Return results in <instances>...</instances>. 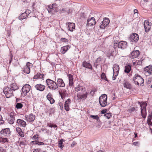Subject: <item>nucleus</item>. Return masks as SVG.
<instances>
[{
	"mask_svg": "<svg viewBox=\"0 0 152 152\" xmlns=\"http://www.w3.org/2000/svg\"><path fill=\"white\" fill-rule=\"evenodd\" d=\"M33 64L29 62H28L26 64V65L23 68V72L27 74H29L30 72V68L32 67Z\"/></svg>",
	"mask_w": 152,
	"mask_h": 152,
	"instance_id": "nucleus-8",
	"label": "nucleus"
},
{
	"mask_svg": "<svg viewBox=\"0 0 152 152\" xmlns=\"http://www.w3.org/2000/svg\"><path fill=\"white\" fill-rule=\"evenodd\" d=\"M4 122V121L2 120V116L0 115V125L3 124Z\"/></svg>",
	"mask_w": 152,
	"mask_h": 152,
	"instance_id": "nucleus-52",
	"label": "nucleus"
},
{
	"mask_svg": "<svg viewBox=\"0 0 152 152\" xmlns=\"http://www.w3.org/2000/svg\"><path fill=\"white\" fill-rule=\"evenodd\" d=\"M10 88L13 91L18 90V87L15 83H12L10 85Z\"/></svg>",
	"mask_w": 152,
	"mask_h": 152,
	"instance_id": "nucleus-28",
	"label": "nucleus"
},
{
	"mask_svg": "<svg viewBox=\"0 0 152 152\" xmlns=\"http://www.w3.org/2000/svg\"><path fill=\"white\" fill-rule=\"evenodd\" d=\"M104 116L107 118V119H109L112 117V115L110 113H107L105 114L104 115Z\"/></svg>",
	"mask_w": 152,
	"mask_h": 152,
	"instance_id": "nucleus-43",
	"label": "nucleus"
},
{
	"mask_svg": "<svg viewBox=\"0 0 152 152\" xmlns=\"http://www.w3.org/2000/svg\"><path fill=\"white\" fill-rule=\"evenodd\" d=\"M138 104L140 105L141 110V115L143 118H146L147 113L146 107L147 103L146 102H142V104L140 102H138Z\"/></svg>",
	"mask_w": 152,
	"mask_h": 152,
	"instance_id": "nucleus-2",
	"label": "nucleus"
},
{
	"mask_svg": "<svg viewBox=\"0 0 152 152\" xmlns=\"http://www.w3.org/2000/svg\"><path fill=\"white\" fill-rule=\"evenodd\" d=\"M140 54V52L138 50L133 51L130 56L132 58H134L137 57Z\"/></svg>",
	"mask_w": 152,
	"mask_h": 152,
	"instance_id": "nucleus-20",
	"label": "nucleus"
},
{
	"mask_svg": "<svg viewBox=\"0 0 152 152\" xmlns=\"http://www.w3.org/2000/svg\"><path fill=\"white\" fill-rule=\"evenodd\" d=\"M123 85L124 87L126 88V89H130L131 88L132 86L131 84L130 83L128 80H124Z\"/></svg>",
	"mask_w": 152,
	"mask_h": 152,
	"instance_id": "nucleus-17",
	"label": "nucleus"
},
{
	"mask_svg": "<svg viewBox=\"0 0 152 152\" xmlns=\"http://www.w3.org/2000/svg\"><path fill=\"white\" fill-rule=\"evenodd\" d=\"M96 92V90L94 89H92L91 92H90V93L91 94H94L95 93V92Z\"/></svg>",
	"mask_w": 152,
	"mask_h": 152,
	"instance_id": "nucleus-59",
	"label": "nucleus"
},
{
	"mask_svg": "<svg viewBox=\"0 0 152 152\" xmlns=\"http://www.w3.org/2000/svg\"><path fill=\"white\" fill-rule=\"evenodd\" d=\"M56 84L57 85V86H59L60 87H63L65 86L63 80L61 78L58 79Z\"/></svg>",
	"mask_w": 152,
	"mask_h": 152,
	"instance_id": "nucleus-21",
	"label": "nucleus"
},
{
	"mask_svg": "<svg viewBox=\"0 0 152 152\" xmlns=\"http://www.w3.org/2000/svg\"><path fill=\"white\" fill-rule=\"evenodd\" d=\"M25 119L28 121L30 122L33 121L35 118V116L32 114L25 115Z\"/></svg>",
	"mask_w": 152,
	"mask_h": 152,
	"instance_id": "nucleus-13",
	"label": "nucleus"
},
{
	"mask_svg": "<svg viewBox=\"0 0 152 152\" xmlns=\"http://www.w3.org/2000/svg\"><path fill=\"white\" fill-rule=\"evenodd\" d=\"M133 80L136 85L141 86L144 82L143 78L138 74H135L133 78Z\"/></svg>",
	"mask_w": 152,
	"mask_h": 152,
	"instance_id": "nucleus-3",
	"label": "nucleus"
},
{
	"mask_svg": "<svg viewBox=\"0 0 152 152\" xmlns=\"http://www.w3.org/2000/svg\"><path fill=\"white\" fill-rule=\"evenodd\" d=\"M129 40L131 42H137L139 40L138 35L136 33L132 34L130 36Z\"/></svg>",
	"mask_w": 152,
	"mask_h": 152,
	"instance_id": "nucleus-9",
	"label": "nucleus"
},
{
	"mask_svg": "<svg viewBox=\"0 0 152 152\" xmlns=\"http://www.w3.org/2000/svg\"><path fill=\"white\" fill-rule=\"evenodd\" d=\"M0 152H4L3 148L0 147Z\"/></svg>",
	"mask_w": 152,
	"mask_h": 152,
	"instance_id": "nucleus-63",
	"label": "nucleus"
},
{
	"mask_svg": "<svg viewBox=\"0 0 152 152\" xmlns=\"http://www.w3.org/2000/svg\"><path fill=\"white\" fill-rule=\"evenodd\" d=\"M113 73L115 75H118L119 70V67L117 64H114L113 66Z\"/></svg>",
	"mask_w": 152,
	"mask_h": 152,
	"instance_id": "nucleus-18",
	"label": "nucleus"
},
{
	"mask_svg": "<svg viewBox=\"0 0 152 152\" xmlns=\"http://www.w3.org/2000/svg\"><path fill=\"white\" fill-rule=\"evenodd\" d=\"M142 62V60L140 59V60L136 61V63L137 65H141Z\"/></svg>",
	"mask_w": 152,
	"mask_h": 152,
	"instance_id": "nucleus-47",
	"label": "nucleus"
},
{
	"mask_svg": "<svg viewBox=\"0 0 152 152\" xmlns=\"http://www.w3.org/2000/svg\"><path fill=\"white\" fill-rule=\"evenodd\" d=\"M39 135L38 134H36L34 135L33 137V138L34 140L38 138Z\"/></svg>",
	"mask_w": 152,
	"mask_h": 152,
	"instance_id": "nucleus-56",
	"label": "nucleus"
},
{
	"mask_svg": "<svg viewBox=\"0 0 152 152\" xmlns=\"http://www.w3.org/2000/svg\"><path fill=\"white\" fill-rule=\"evenodd\" d=\"M66 25L68 26V30L71 31H72L75 28V24L73 23H67Z\"/></svg>",
	"mask_w": 152,
	"mask_h": 152,
	"instance_id": "nucleus-15",
	"label": "nucleus"
},
{
	"mask_svg": "<svg viewBox=\"0 0 152 152\" xmlns=\"http://www.w3.org/2000/svg\"><path fill=\"white\" fill-rule=\"evenodd\" d=\"M23 104L21 103H17L16 105V107L17 109H20L23 107Z\"/></svg>",
	"mask_w": 152,
	"mask_h": 152,
	"instance_id": "nucleus-41",
	"label": "nucleus"
},
{
	"mask_svg": "<svg viewBox=\"0 0 152 152\" xmlns=\"http://www.w3.org/2000/svg\"><path fill=\"white\" fill-rule=\"evenodd\" d=\"M41 151L39 149H36L34 150L33 152H41Z\"/></svg>",
	"mask_w": 152,
	"mask_h": 152,
	"instance_id": "nucleus-55",
	"label": "nucleus"
},
{
	"mask_svg": "<svg viewBox=\"0 0 152 152\" xmlns=\"http://www.w3.org/2000/svg\"><path fill=\"white\" fill-rule=\"evenodd\" d=\"M90 117L91 118L96 120V121L98 122H100V121L99 117L97 115H91Z\"/></svg>",
	"mask_w": 152,
	"mask_h": 152,
	"instance_id": "nucleus-35",
	"label": "nucleus"
},
{
	"mask_svg": "<svg viewBox=\"0 0 152 152\" xmlns=\"http://www.w3.org/2000/svg\"><path fill=\"white\" fill-rule=\"evenodd\" d=\"M16 131L18 133H23L20 128L17 127L16 128Z\"/></svg>",
	"mask_w": 152,
	"mask_h": 152,
	"instance_id": "nucleus-44",
	"label": "nucleus"
},
{
	"mask_svg": "<svg viewBox=\"0 0 152 152\" xmlns=\"http://www.w3.org/2000/svg\"><path fill=\"white\" fill-rule=\"evenodd\" d=\"M64 108L66 111H69V105L64 104Z\"/></svg>",
	"mask_w": 152,
	"mask_h": 152,
	"instance_id": "nucleus-46",
	"label": "nucleus"
},
{
	"mask_svg": "<svg viewBox=\"0 0 152 152\" xmlns=\"http://www.w3.org/2000/svg\"><path fill=\"white\" fill-rule=\"evenodd\" d=\"M8 122L10 124H13L15 121V115L14 113L11 112L7 119Z\"/></svg>",
	"mask_w": 152,
	"mask_h": 152,
	"instance_id": "nucleus-10",
	"label": "nucleus"
},
{
	"mask_svg": "<svg viewBox=\"0 0 152 152\" xmlns=\"http://www.w3.org/2000/svg\"><path fill=\"white\" fill-rule=\"evenodd\" d=\"M137 107H132L131 108L128 110V111L129 113H131L135 111H137Z\"/></svg>",
	"mask_w": 152,
	"mask_h": 152,
	"instance_id": "nucleus-37",
	"label": "nucleus"
},
{
	"mask_svg": "<svg viewBox=\"0 0 152 152\" xmlns=\"http://www.w3.org/2000/svg\"><path fill=\"white\" fill-rule=\"evenodd\" d=\"M107 96L105 94H104L100 96L99 98V102L102 107H104L107 105Z\"/></svg>",
	"mask_w": 152,
	"mask_h": 152,
	"instance_id": "nucleus-4",
	"label": "nucleus"
},
{
	"mask_svg": "<svg viewBox=\"0 0 152 152\" xmlns=\"http://www.w3.org/2000/svg\"><path fill=\"white\" fill-rule=\"evenodd\" d=\"M51 94L49 93L47 96V99L49 101L51 104H53L54 103L55 100L51 96Z\"/></svg>",
	"mask_w": 152,
	"mask_h": 152,
	"instance_id": "nucleus-25",
	"label": "nucleus"
},
{
	"mask_svg": "<svg viewBox=\"0 0 152 152\" xmlns=\"http://www.w3.org/2000/svg\"><path fill=\"white\" fill-rule=\"evenodd\" d=\"M49 127L51 128H56L57 127V126L55 124H50L49 125Z\"/></svg>",
	"mask_w": 152,
	"mask_h": 152,
	"instance_id": "nucleus-49",
	"label": "nucleus"
},
{
	"mask_svg": "<svg viewBox=\"0 0 152 152\" xmlns=\"http://www.w3.org/2000/svg\"><path fill=\"white\" fill-rule=\"evenodd\" d=\"M44 75L39 73L35 75L34 77V79H42L43 78Z\"/></svg>",
	"mask_w": 152,
	"mask_h": 152,
	"instance_id": "nucleus-31",
	"label": "nucleus"
},
{
	"mask_svg": "<svg viewBox=\"0 0 152 152\" xmlns=\"http://www.w3.org/2000/svg\"><path fill=\"white\" fill-rule=\"evenodd\" d=\"M117 75H115V74H113V80H115L116 78V77Z\"/></svg>",
	"mask_w": 152,
	"mask_h": 152,
	"instance_id": "nucleus-61",
	"label": "nucleus"
},
{
	"mask_svg": "<svg viewBox=\"0 0 152 152\" xmlns=\"http://www.w3.org/2000/svg\"><path fill=\"white\" fill-rule=\"evenodd\" d=\"M35 88L38 91H42L45 90V86L42 84H38L35 86Z\"/></svg>",
	"mask_w": 152,
	"mask_h": 152,
	"instance_id": "nucleus-16",
	"label": "nucleus"
},
{
	"mask_svg": "<svg viewBox=\"0 0 152 152\" xmlns=\"http://www.w3.org/2000/svg\"><path fill=\"white\" fill-rule=\"evenodd\" d=\"M63 141H64V140L63 139H61L58 142V147L61 149H62L64 147V145H62Z\"/></svg>",
	"mask_w": 152,
	"mask_h": 152,
	"instance_id": "nucleus-34",
	"label": "nucleus"
},
{
	"mask_svg": "<svg viewBox=\"0 0 152 152\" xmlns=\"http://www.w3.org/2000/svg\"><path fill=\"white\" fill-rule=\"evenodd\" d=\"M110 21V20L108 18H104L103 20L102 21V22L103 23H104L106 26H107V25L109 24Z\"/></svg>",
	"mask_w": 152,
	"mask_h": 152,
	"instance_id": "nucleus-33",
	"label": "nucleus"
},
{
	"mask_svg": "<svg viewBox=\"0 0 152 152\" xmlns=\"http://www.w3.org/2000/svg\"><path fill=\"white\" fill-rule=\"evenodd\" d=\"M31 86L29 84L24 85L22 88L21 93L22 96H25L28 93L31 89Z\"/></svg>",
	"mask_w": 152,
	"mask_h": 152,
	"instance_id": "nucleus-5",
	"label": "nucleus"
},
{
	"mask_svg": "<svg viewBox=\"0 0 152 152\" xmlns=\"http://www.w3.org/2000/svg\"><path fill=\"white\" fill-rule=\"evenodd\" d=\"M27 17L26 13L24 12L21 14L20 16L19 17V19L21 20L26 18Z\"/></svg>",
	"mask_w": 152,
	"mask_h": 152,
	"instance_id": "nucleus-32",
	"label": "nucleus"
},
{
	"mask_svg": "<svg viewBox=\"0 0 152 152\" xmlns=\"http://www.w3.org/2000/svg\"><path fill=\"white\" fill-rule=\"evenodd\" d=\"M59 105L60 107V109L61 110H62L63 109V104L61 102H60L59 103Z\"/></svg>",
	"mask_w": 152,
	"mask_h": 152,
	"instance_id": "nucleus-51",
	"label": "nucleus"
},
{
	"mask_svg": "<svg viewBox=\"0 0 152 152\" xmlns=\"http://www.w3.org/2000/svg\"><path fill=\"white\" fill-rule=\"evenodd\" d=\"M131 65L129 64H127L125 67L124 72L126 73H129L131 70Z\"/></svg>",
	"mask_w": 152,
	"mask_h": 152,
	"instance_id": "nucleus-29",
	"label": "nucleus"
},
{
	"mask_svg": "<svg viewBox=\"0 0 152 152\" xmlns=\"http://www.w3.org/2000/svg\"><path fill=\"white\" fill-rule=\"evenodd\" d=\"M151 23L148 20H146L144 21V26L145 32H147L149 31L151 28Z\"/></svg>",
	"mask_w": 152,
	"mask_h": 152,
	"instance_id": "nucleus-11",
	"label": "nucleus"
},
{
	"mask_svg": "<svg viewBox=\"0 0 152 152\" xmlns=\"http://www.w3.org/2000/svg\"><path fill=\"white\" fill-rule=\"evenodd\" d=\"M32 142L34 144H38V141H32Z\"/></svg>",
	"mask_w": 152,
	"mask_h": 152,
	"instance_id": "nucleus-58",
	"label": "nucleus"
},
{
	"mask_svg": "<svg viewBox=\"0 0 152 152\" xmlns=\"http://www.w3.org/2000/svg\"><path fill=\"white\" fill-rule=\"evenodd\" d=\"M70 101H71L70 99H68L67 100H66L65 102V104L69 105V104H70Z\"/></svg>",
	"mask_w": 152,
	"mask_h": 152,
	"instance_id": "nucleus-50",
	"label": "nucleus"
},
{
	"mask_svg": "<svg viewBox=\"0 0 152 152\" xmlns=\"http://www.w3.org/2000/svg\"><path fill=\"white\" fill-rule=\"evenodd\" d=\"M101 78L102 80H104L105 81L108 82V80L107 79L105 74L104 73H102L101 75Z\"/></svg>",
	"mask_w": 152,
	"mask_h": 152,
	"instance_id": "nucleus-38",
	"label": "nucleus"
},
{
	"mask_svg": "<svg viewBox=\"0 0 152 152\" xmlns=\"http://www.w3.org/2000/svg\"><path fill=\"white\" fill-rule=\"evenodd\" d=\"M61 12H66L67 14H69L70 13H71L72 12V10L69 9L68 10V11H66V9L64 8L61 11Z\"/></svg>",
	"mask_w": 152,
	"mask_h": 152,
	"instance_id": "nucleus-42",
	"label": "nucleus"
},
{
	"mask_svg": "<svg viewBox=\"0 0 152 152\" xmlns=\"http://www.w3.org/2000/svg\"><path fill=\"white\" fill-rule=\"evenodd\" d=\"M46 82L48 88L50 90H55L58 87L56 83L50 79H47Z\"/></svg>",
	"mask_w": 152,
	"mask_h": 152,
	"instance_id": "nucleus-1",
	"label": "nucleus"
},
{
	"mask_svg": "<svg viewBox=\"0 0 152 152\" xmlns=\"http://www.w3.org/2000/svg\"><path fill=\"white\" fill-rule=\"evenodd\" d=\"M75 90L77 92H78L80 91L84 92L86 91V89L85 87L80 86H78L75 87Z\"/></svg>",
	"mask_w": 152,
	"mask_h": 152,
	"instance_id": "nucleus-27",
	"label": "nucleus"
},
{
	"mask_svg": "<svg viewBox=\"0 0 152 152\" xmlns=\"http://www.w3.org/2000/svg\"><path fill=\"white\" fill-rule=\"evenodd\" d=\"M25 12L26 13L27 15L28 16V15L31 12L30 10H26Z\"/></svg>",
	"mask_w": 152,
	"mask_h": 152,
	"instance_id": "nucleus-53",
	"label": "nucleus"
},
{
	"mask_svg": "<svg viewBox=\"0 0 152 152\" xmlns=\"http://www.w3.org/2000/svg\"><path fill=\"white\" fill-rule=\"evenodd\" d=\"M3 92L7 98L13 96V91L10 88L6 87L3 90Z\"/></svg>",
	"mask_w": 152,
	"mask_h": 152,
	"instance_id": "nucleus-6",
	"label": "nucleus"
},
{
	"mask_svg": "<svg viewBox=\"0 0 152 152\" xmlns=\"http://www.w3.org/2000/svg\"><path fill=\"white\" fill-rule=\"evenodd\" d=\"M147 122L148 124L152 126V113L148 117Z\"/></svg>",
	"mask_w": 152,
	"mask_h": 152,
	"instance_id": "nucleus-30",
	"label": "nucleus"
},
{
	"mask_svg": "<svg viewBox=\"0 0 152 152\" xmlns=\"http://www.w3.org/2000/svg\"><path fill=\"white\" fill-rule=\"evenodd\" d=\"M88 93L87 92H85V93L80 92L77 94V99L79 100H82V101L85 100L86 98L87 97Z\"/></svg>",
	"mask_w": 152,
	"mask_h": 152,
	"instance_id": "nucleus-7",
	"label": "nucleus"
},
{
	"mask_svg": "<svg viewBox=\"0 0 152 152\" xmlns=\"http://www.w3.org/2000/svg\"><path fill=\"white\" fill-rule=\"evenodd\" d=\"M70 48L69 45H66L61 48V52L62 54L65 53L66 51Z\"/></svg>",
	"mask_w": 152,
	"mask_h": 152,
	"instance_id": "nucleus-22",
	"label": "nucleus"
},
{
	"mask_svg": "<svg viewBox=\"0 0 152 152\" xmlns=\"http://www.w3.org/2000/svg\"><path fill=\"white\" fill-rule=\"evenodd\" d=\"M68 77L69 80V85L70 86H72L73 84V75L70 74H69L68 75Z\"/></svg>",
	"mask_w": 152,
	"mask_h": 152,
	"instance_id": "nucleus-24",
	"label": "nucleus"
},
{
	"mask_svg": "<svg viewBox=\"0 0 152 152\" xmlns=\"http://www.w3.org/2000/svg\"><path fill=\"white\" fill-rule=\"evenodd\" d=\"M0 142L5 143L6 142H8V140L6 138H0Z\"/></svg>",
	"mask_w": 152,
	"mask_h": 152,
	"instance_id": "nucleus-39",
	"label": "nucleus"
},
{
	"mask_svg": "<svg viewBox=\"0 0 152 152\" xmlns=\"http://www.w3.org/2000/svg\"><path fill=\"white\" fill-rule=\"evenodd\" d=\"M21 137H23L24 136V134H19Z\"/></svg>",
	"mask_w": 152,
	"mask_h": 152,
	"instance_id": "nucleus-64",
	"label": "nucleus"
},
{
	"mask_svg": "<svg viewBox=\"0 0 152 152\" xmlns=\"http://www.w3.org/2000/svg\"><path fill=\"white\" fill-rule=\"evenodd\" d=\"M133 144L135 146H139V142H134L133 143Z\"/></svg>",
	"mask_w": 152,
	"mask_h": 152,
	"instance_id": "nucleus-54",
	"label": "nucleus"
},
{
	"mask_svg": "<svg viewBox=\"0 0 152 152\" xmlns=\"http://www.w3.org/2000/svg\"><path fill=\"white\" fill-rule=\"evenodd\" d=\"M9 132L8 133H10V129L7 128L6 129H2L0 132V133H7Z\"/></svg>",
	"mask_w": 152,
	"mask_h": 152,
	"instance_id": "nucleus-36",
	"label": "nucleus"
},
{
	"mask_svg": "<svg viewBox=\"0 0 152 152\" xmlns=\"http://www.w3.org/2000/svg\"><path fill=\"white\" fill-rule=\"evenodd\" d=\"M152 66L151 65H149L144 68V70L146 72L148 73L149 74H152Z\"/></svg>",
	"mask_w": 152,
	"mask_h": 152,
	"instance_id": "nucleus-23",
	"label": "nucleus"
},
{
	"mask_svg": "<svg viewBox=\"0 0 152 152\" xmlns=\"http://www.w3.org/2000/svg\"><path fill=\"white\" fill-rule=\"evenodd\" d=\"M107 110H102L101 111V114H105V113H106V112Z\"/></svg>",
	"mask_w": 152,
	"mask_h": 152,
	"instance_id": "nucleus-57",
	"label": "nucleus"
},
{
	"mask_svg": "<svg viewBox=\"0 0 152 152\" xmlns=\"http://www.w3.org/2000/svg\"><path fill=\"white\" fill-rule=\"evenodd\" d=\"M12 56H13L12 54L10 55V61L9 62V63L10 64H11V62L12 59Z\"/></svg>",
	"mask_w": 152,
	"mask_h": 152,
	"instance_id": "nucleus-60",
	"label": "nucleus"
},
{
	"mask_svg": "<svg viewBox=\"0 0 152 152\" xmlns=\"http://www.w3.org/2000/svg\"><path fill=\"white\" fill-rule=\"evenodd\" d=\"M95 19L93 17H92L91 18H89L87 20V25L88 26H91L95 24Z\"/></svg>",
	"mask_w": 152,
	"mask_h": 152,
	"instance_id": "nucleus-14",
	"label": "nucleus"
},
{
	"mask_svg": "<svg viewBox=\"0 0 152 152\" xmlns=\"http://www.w3.org/2000/svg\"><path fill=\"white\" fill-rule=\"evenodd\" d=\"M61 42H67L68 41V39L64 38H61Z\"/></svg>",
	"mask_w": 152,
	"mask_h": 152,
	"instance_id": "nucleus-48",
	"label": "nucleus"
},
{
	"mask_svg": "<svg viewBox=\"0 0 152 152\" xmlns=\"http://www.w3.org/2000/svg\"><path fill=\"white\" fill-rule=\"evenodd\" d=\"M83 67H86L90 69H92V66L88 62L84 61L83 63Z\"/></svg>",
	"mask_w": 152,
	"mask_h": 152,
	"instance_id": "nucleus-26",
	"label": "nucleus"
},
{
	"mask_svg": "<svg viewBox=\"0 0 152 152\" xmlns=\"http://www.w3.org/2000/svg\"><path fill=\"white\" fill-rule=\"evenodd\" d=\"M118 48L124 49L126 48L127 45L126 41H121L118 42Z\"/></svg>",
	"mask_w": 152,
	"mask_h": 152,
	"instance_id": "nucleus-12",
	"label": "nucleus"
},
{
	"mask_svg": "<svg viewBox=\"0 0 152 152\" xmlns=\"http://www.w3.org/2000/svg\"><path fill=\"white\" fill-rule=\"evenodd\" d=\"M38 144L39 145H44V143L42 142H39L38 141Z\"/></svg>",
	"mask_w": 152,
	"mask_h": 152,
	"instance_id": "nucleus-62",
	"label": "nucleus"
},
{
	"mask_svg": "<svg viewBox=\"0 0 152 152\" xmlns=\"http://www.w3.org/2000/svg\"><path fill=\"white\" fill-rule=\"evenodd\" d=\"M104 23H103L102 22V24L100 26V27L102 29H104L105 28V27L107 26Z\"/></svg>",
	"mask_w": 152,
	"mask_h": 152,
	"instance_id": "nucleus-45",
	"label": "nucleus"
},
{
	"mask_svg": "<svg viewBox=\"0 0 152 152\" xmlns=\"http://www.w3.org/2000/svg\"><path fill=\"white\" fill-rule=\"evenodd\" d=\"M16 123L18 125L23 127H25L26 125V122L23 120L20 119H18L17 120Z\"/></svg>",
	"mask_w": 152,
	"mask_h": 152,
	"instance_id": "nucleus-19",
	"label": "nucleus"
},
{
	"mask_svg": "<svg viewBox=\"0 0 152 152\" xmlns=\"http://www.w3.org/2000/svg\"><path fill=\"white\" fill-rule=\"evenodd\" d=\"M53 4L52 5H49L48 7V8L47 9V10L48 11V12L49 13L51 12V11L53 9Z\"/></svg>",
	"mask_w": 152,
	"mask_h": 152,
	"instance_id": "nucleus-40",
	"label": "nucleus"
}]
</instances>
